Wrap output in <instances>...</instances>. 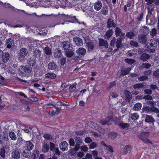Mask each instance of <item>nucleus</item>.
I'll return each mask as SVG.
<instances>
[{
    "label": "nucleus",
    "mask_w": 159,
    "mask_h": 159,
    "mask_svg": "<svg viewBox=\"0 0 159 159\" xmlns=\"http://www.w3.org/2000/svg\"><path fill=\"white\" fill-rule=\"evenodd\" d=\"M142 111L147 113H150L151 112H154L156 113H159V109L155 107L143 106Z\"/></svg>",
    "instance_id": "nucleus-1"
},
{
    "label": "nucleus",
    "mask_w": 159,
    "mask_h": 159,
    "mask_svg": "<svg viewBox=\"0 0 159 159\" xmlns=\"http://www.w3.org/2000/svg\"><path fill=\"white\" fill-rule=\"evenodd\" d=\"M115 34L116 37L119 36L117 39V41L118 40H121V42L125 38V34L122 32L121 30L119 27H116L115 31Z\"/></svg>",
    "instance_id": "nucleus-2"
},
{
    "label": "nucleus",
    "mask_w": 159,
    "mask_h": 159,
    "mask_svg": "<svg viewBox=\"0 0 159 159\" xmlns=\"http://www.w3.org/2000/svg\"><path fill=\"white\" fill-rule=\"evenodd\" d=\"M157 47V44L155 43L154 41L152 40L151 43L148 44L147 46V51L150 53L155 52Z\"/></svg>",
    "instance_id": "nucleus-3"
},
{
    "label": "nucleus",
    "mask_w": 159,
    "mask_h": 159,
    "mask_svg": "<svg viewBox=\"0 0 159 159\" xmlns=\"http://www.w3.org/2000/svg\"><path fill=\"white\" fill-rule=\"evenodd\" d=\"M34 145L31 141H26L25 144L24 148L27 151H30L34 147Z\"/></svg>",
    "instance_id": "nucleus-4"
},
{
    "label": "nucleus",
    "mask_w": 159,
    "mask_h": 159,
    "mask_svg": "<svg viewBox=\"0 0 159 159\" xmlns=\"http://www.w3.org/2000/svg\"><path fill=\"white\" fill-rule=\"evenodd\" d=\"M146 36L144 34H141L139 35L138 40L142 44H146L147 42Z\"/></svg>",
    "instance_id": "nucleus-5"
},
{
    "label": "nucleus",
    "mask_w": 159,
    "mask_h": 159,
    "mask_svg": "<svg viewBox=\"0 0 159 159\" xmlns=\"http://www.w3.org/2000/svg\"><path fill=\"white\" fill-rule=\"evenodd\" d=\"M112 119L111 116H109L106 118L105 120H101L100 121V123L102 125H110L111 124V120Z\"/></svg>",
    "instance_id": "nucleus-6"
},
{
    "label": "nucleus",
    "mask_w": 159,
    "mask_h": 159,
    "mask_svg": "<svg viewBox=\"0 0 159 159\" xmlns=\"http://www.w3.org/2000/svg\"><path fill=\"white\" fill-rule=\"evenodd\" d=\"M40 152L38 149H35L33 151L32 154L30 156V159H36L39 155Z\"/></svg>",
    "instance_id": "nucleus-7"
},
{
    "label": "nucleus",
    "mask_w": 159,
    "mask_h": 159,
    "mask_svg": "<svg viewBox=\"0 0 159 159\" xmlns=\"http://www.w3.org/2000/svg\"><path fill=\"white\" fill-rule=\"evenodd\" d=\"M140 54H141L140 57V59L143 62L146 61L147 60L150 58V55L146 53H143L141 52Z\"/></svg>",
    "instance_id": "nucleus-8"
},
{
    "label": "nucleus",
    "mask_w": 159,
    "mask_h": 159,
    "mask_svg": "<svg viewBox=\"0 0 159 159\" xmlns=\"http://www.w3.org/2000/svg\"><path fill=\"white\" fill-rule=\"evenodd\" d=\"M68 144L66 141L61 142L59 144V147L60 149L62 151H65L68 149Z\"/></svg>",
    "instance_id": "nucleus-9"
},
{
    "label": "nucleus",
    "mask_w": 159,
    "mask_h": 159,
    "mask_svg": "<svg viewBox=\"0 0 159 159\" xmlns=\"http://www.w3.org/2000/svg\"><path fill=\"white\" fill-rule=\"evenodd\" d=\"M99 45L100 47H104L107 48L108 47V43L107 40H105L102 38H100L99 39Z\"/></svg>",
    "instance_id": "nucleus-10"
},
{
    "label": "nucleus",
    "mask_w": 159,
    "mask_h": 159,
    "mask_svg": "<svg viewBox=\"0 0 159 159\" xmlns=\"http://www.w3.org/2000/svg\"><path fill=\"white\" fill-rule=\"evenodd\" d=\"M107 27L108 28H110L112 27H116V25L114 23L113 20L111 18H109L107 19Z\"/></svg>",
    "instance_id": "nucleus-11"
},
{
    "label": "nucleus",
    "mask_w": 159,
    "mask_h": 159,
    "mask_svg": "<svg viewBox=\"0 0 159 159\" xmlns=\"http://www.w3.org/2000/svg\"><path fill=\"white\" fill-rule=\"evenodd\" d=\"M110 116H111L112 119L111 120V121L114 122L115 124L118 125L119 126V125L120 124L121 121V117H117L116 116L114 117L113 115H111Z\"/></svg>",
    "instance_id": "nucleus-12"
},
{
    "label": "nucleus",
    "mask_w": 159,
    "mask_h": 159,
    "mask_svg": "<svg viewBox=\"0 0 159 159\" xmlns=\"http://www.w3.org/2000/svg\"><path fill=\"white\" fill-rule=\"evenodd\" d=\"M10 55L8 52H3L2 56V60L3 62L6 63L8 61Z\"/></svg>",
    "instance_id": "nucleus-13"
},
{
    "label": "nucleus",
    "mask_w": 159,
    "mask_h": 159,
    "mask_svg": "<svg viewBox=\"0 0 159 159\" xmlns=\"http://www.w3.org/2000/svg\"><path fill=\"white\" fill-rule=\"evenodd\" d=\"M145 134L144 133H143L141 134L140 136V139L146 143H152L151 141L148 139L147 138L145 137Z\"/></svg>",
    "instance_id": "nucleus-14"
},
{
    "label": "nucleus",
    "mask_w": 159,
    "mask_h": 159,
    "mask_svg": "<svg viewBox=\"0 0 159 159\" xmlns=\"http://www.w3.org/2000/svg\"><path fill=\"white\" fill-rule=\"evenodd\" d=\"M131 69L129 67L125 68L122 69L120 72V76H125L129 73L131 71Z\"/></svg>",
    "instance_id": "nucleus-15"
},
{
    "label": "nucleus",
    "mask_w": 159,
    "mask_h": 159,
    "mask_svg": "<svg viewBox=\"0 0 159 159\" xmlns=\"http://www.w3.org/2000/svg\"><path fill=\"white\" fill-rule=\"evenodd\" d=\"M11 156L14 159H18L20 157V154L18 151L14 150L11 152Z\"/></svg>",
    "instance_id": "nucleus-16"
},
{
    "label": "nucleus",
    "mask_w": 159,
    "mask_h": 159,
    "mask_svg": "<svg viewBox=\"0 0 159 159\" xmlns=\"http://www.w3.org/2000/svg\"><path fill=\"white\" fill-rule=\"evenodd\" d=\"M146 122L149 124L154 123L155 122V120L151 116L149 115H146L145 119Z\"/></svg>",
    "instance_id": "nucleus-17"
},
{
    "label": "nucleus",
    "mask_w": 159,
    "mask_h": 159,
    "mask_svg": "<svg viewBox=\"0 0 159 159\" xmlns=\"http://www.w3.org/2000/svg\"><path fill=\"white\" fill-rule=\"evenodd\" d=\"M28 54V51L26 48H22L20 50V56L21 57H24Z\"/></svg>",
    "instance_id": "nucleus-18"
},
{
    "label": "nucleus",
    "mask_w": 159,
    "mask_h": 159,
    "mask_svg": "<svg viewBox=\"0 0 159 159\" xmlns=\"http://www.w3.org/2000/svg\"><path fill=\"white\" fill-rule=\"evenodd\" d=\"M102 7V3L100 1L96 2L94 5V9L96 11H99Z\"/></svg>",
    "instance_id": "nucleus-19"
},
{
    "label": "nucleus",
    "mask_w": 159,
    "mask_h": 159,
    "mask_svg": "<svg viewBox=\"0 0 159 159\" xmlns=\"http://www.w3.org/2000/svg\"><path fill=\"white\" fill-rule=\"evenodd\" d=\"M132 149V147L131 145L128 144L125 146L123 150L124 153L126 155L129 152H131Z\"/></svg>",
    "instance_id": "nucleus-20"
},
{
    "label": "nucleus",
    "mask_w": 159,
    "mask_h": 159,
    "mask_svg": "<svg viewBox=\"0 0 159 159\" xmlns=\"http://www.w3.org/2000/svg\"><path fill=\"white\" fill-rule=\"evenodd\" d=\"M76 52L79 56H84L85 54L86 50L83 48H80L76 51Z\"/></svg>",
    "instance_id": "nucleus-21"
},
{
    "label": "nucleus",
    "mask_w": 159,
    "mask_h": 159,
    "mask_svg": "<svg viewBox=\"0 0 159 159\" xmlns=\"http://www.w3.org/2000/svg\"><path fill=\"white\" fill-rule=\"evenodd\" d=\"M57 67V64L54 62H50L48 65V68L50 70H55Z\"/></svg>",
    "instance_id": "nucleus-22"
},
{
    "label": "nucleus",
    "mask_w": 159,
    "mask_h": 159,
    "mask_svg": "<svg viewBox=\"0 0 159 159\" xmlns=\"http://www.w3.org/2000/svg\"><path fill=\"white\" fill-rule=\"evenodd\" d=\"M113 34V31L112 29H110L107 30L106 33L105 38L109 39L112 36Z\"/></svg>",
    "instance_id": "nucleus-23"
},
{
    "label": "nucleus",
    "mask_w": 159,
    "mask_h": 159,
    "mask_svg": "<svg viewBox=\"0 0 159 159\" xmlns=\"http://www.w3.org/2000/svg\"><path fill=\"white\" fill-rule=\"evenodd\" d=\"M56 75L52 72L48 73L45 74V77L47 79H54L56 77Z\"/></svg>",
    "instance_id": "nucleus-24"
},
{
    "label": "nucleus",
    "mask_w": 159,
    "mask_h": 159,
    "mask_svg": "<svg viewBox=\"0 0 159 159\" xmlns=\"http://www.w3.org/2000/svg\"><path fill=\"white\" fill-rule=\"evenodd\" d=\"M0 4H2L3 7L5 8H7L10 7L12 10L13 11H15V8L13 6L10 5L9 3H3L0 1Z\"/></svg>",
    "instance_id": "nucleus-25"
},
{
    "label": "nucleus",
    "mask_w": 159,
    "mask_h": 159,
    "mask_svg": "<svg viewBox=\"0 0 159 159\" xmlns=\"http://www.w3.org/2000/svg\"><path fill=\"white\" fill-rule=\"evenodd\" d=\"M86 45L88 48V50L89 51H92L94 48L93 43L92 42H89L87 43Z\"/></svg>",
    "instance_id": "nucleus-26"
},
{
    "label": "nucleus",
    "mask_w": 159,
    "mask_h": 159,
    "mask_svg": "<svg viewBox=\"0 0 159 159\" xmlns=\"http://www.w3.org/2000/svg\"><path fill=\"white\" fill-rule=\"evenodd\" d=\"M23 72L20 71V72L21 74H23L25 73H30L31 72V69L27 66H25L23 69Z\"/></svg>",
    "instance_id": "nucleus-27"
},
{
    "label": "nucleus",
    "mask_w": 159,
    "mask_h": 159,
    "mask_svg": "<svg viewBox=\"0 0 159 159\" xmlns=\"http://www.w3.org/2000/svg\"><path fill=\"white\" fill-rule=\"evenodd\" d=\"M135 35V34L134 32L129 31L126 33L125 36L127 38L129 39H133Z\"/></svg>",
    "instance_id": "nucleus-28"
},
{
    "label": "nucleus",
    "mask_w": 159,
    "mask_h": 159,
    "mask_svg": "<svg viewBox=\"0 0 159 159\" xmlns=\"http://www.w3.org/2000/svg\"><path fill=\"white\" fill-rule=\"evenodd\" d=\"M130 125L129 123H120L119 125V127L122 129L128 128L129 127Z\"/></svg>",
    "instance_id": "nucleus-29"
},
{
    "label": "nucleus",
    "mask_w": 159,
    "mask_h": 159,
    "mask_svg": "<svg viewBox=\"0 0 159 159\" xmlns=\"http://www.w3.org/2000/svg\"><path fill=\"white\" fill-rule=\"evenodd\" d=\"M117 136V134L114 131L110 132L108 134L109 138L112 139H115Z\"/></svg>",
    "instance_id": "nucleus-30"
},
{
    "label": "nucleus",
    "mask_w": 159,
    "mask_h": 159,
    "mask_svg": "<svg viewBox=\"0 0 159 159\" xmlns=\"http://www.w3.org/2000/svg\"><path fill=\"white\" fill-rule=\"evenodd\" d=\"M122 45V42H121V40H118L117 42L116 45V46L117 48L115 49L114 50V52H116L118 51L119 48H121Z\"/></svg>",
    "instance_id": "nucleus-31"
},
{
    "label": "nucleus",
    "mask_w": 159,
    "mask_h": 159,
    "mask_svg": "<svg viewBox=\"0 0 159 159\" xmlns=\"http://www.w3.org/2000/svg\"><path fill=\"white\" fill-rule=\"evenodd\" d=\"M54 54L55 58H58L61 57V50L59 49H56Z\"/></svg>",
    "instance_id": "nucleus-32"
},
{
    "label": "nucleus",
    "mask_w": 159,
    "mask_h": 159,
    "mask_svg": "<svg viewBox=\"0 0 159 159\" xmlns=\"http://www.w3.org/2000/svg\"><path fill=\"white\" fill-rule=\"evenodd\" d=\"M45 53L47 55H50L52 53L51 48L50 47H46L44 49Z\"/></svg>",
    "instance_id": "nucleus-33"
},
{
    "label": "nucleus",
    "mask_w": 159,
    "mask_h": 159,
    "mask_svg": "<svg viewBox=\"0 0 159 159\" xmlns=\"http://www.w3.org/2000/svg\"><path fill=\"white\" fill-rule=\"evenodd\" d=\"M142 107V104L139 102L135 104L133 107V110L135 111H139Z\"/></svg>",
    "instance_id": "nucleus-34"
},
{
    "label": "nucleus",
    "mask_w": 159,
    "mask_h": 159,
    "mask_svg": "<svg viewBox=\"0 0 159 159\" xmlns=\"http://www.w3.org/2000/svg\"><path fill=\"white\" fill-rule=\"evenodd\" d=\"M68 18H70V20L69 22L72 23H79V24H80V23L79 22L78 19L76 18L75 16H73L71 18L70 17V16H68Z\"/></svg>",
    "instance_id": "nucleus-35"
},
{
    "label": "nucleus",
    "mask_w": 159,
    "mask_h": 159,
    "mask_svg": "<svg viewBox=\"0 0 159 159\" xmlns=\"http://www.w3.org/2000/svg\"><path fill=\"white\" fill-rule=\"evenodd\" d=\"M108 7L107 6H105L103 7L100 11L103 15H106L108 13Z\"/></svg>",
    "instance_id": "nucleus-36"
},
{
    "label": "nucleus",
    "mask_w": 159,
    "mask_h": 159,
    "mask_svg": "<svg viewBox=\"0 0 159 159\" xmlns=\"http://www.w3.org/2000/svg\"><path fill=\"white\" fill-rule=\"evenodd\" d=\"M143 86L144 85L142 83H140L134 84L133 86V87L134 89H136L143 88Z\"/></svg>",
    "instance_id": "nucleus-37"
},
{
    "label": "nucleus",
    "mask_w": 159,
    "mask_h": 159,
    "mask_svg": "<svg viewBox=\"0 0 159 159\" xmlns=\"http://www.w3.org/2000/svg\"><path fill=\"white\" fill-rule=\"evenodd\" d=\"M61 45L62 46L64 49L66 51L69 49L70 45L68 44L66 42L64 41L62 42L61 43Z\"/></svg>",
    "instance_id": "nucleus-38"
},
{
    "label": "nucleus",
    "mask_w": 159,
    "mask_h": 159,
    "mask_svg": "<svg viewBox=\"0 0 159 159\" xmlns=\"http://www.w3.org/2000/svg\"><path fill=\"white\" fill-rule=\"evenodd\" d=\"M49 150V145L47 143H46L43 147L42 150L43 152H48Z\"/></svg>",
    "instance_id": "nucleus-39"
},
{
    "label": "nucleus",
    "mask_w": 159,
    "mask_h": 159,
    "mask_svg": "<svg viewBox=\"0 0 159 159\" xmlns=\"http://www.w3.org/2000/svg\"><path fill=\"white\" fill-rule=\"evenodd\" d=\"M139 117V116L137 113H134L132 114L131 118L133 120H137Z\"/></svg>",
    "instance_id": "nucleus-40"
},
{
    "label": "nucleus",
    "mask_w": 159,
    "mask_h": 159,
    "mask_svg": "<svg viewBox=\"0 0 159 159\" xmlns=\"http://www.w3.org/2000/svg\"><path fill=\"white\" fill-rule=\"evenodd\" d=\"M41 52L39 49L36 50L34 51V56L36 58L39 57L41 56Z\"/></svg>",
    "instance_id": "nucleus-41"
},
{
    "label": "nucleus",
    "mask_w": 159,
    "mask_h": 159,
    "mask_svg": "<svg viewBox=\"0 0 159 159\" xmlns=\"http://www.w3.org/2000/svg\"><path fill=\"white\" fill-rule=\"evenodd\" d=\"M125 61L129 65H132L134 64L135 61L134 59L126 58L125 59Z\"/></svg>",
    "instance_id": "nucleus-42"
},
{
    "label": "nucleus",
    "mask_w": 159,
    "mask_h": 159,
    "mask_svg": "<svg viewBox=\"0 0 159 159\" xmlns=\"http://www.w3.org/2000/svg\"><path fill=\"white\" fill-rule=\"evenodd\" d=\"M9 136L11 139L13 140H15L16 139V136L15 133L13 132H10L9 134Z\"/></svg>",
    "instance_id": "nucleus-43"
},
{
    "label": "nucleus",
    "mask_w": 159,
    "mask_h": 159,
    "mask_svg": "<svg viewBox=\"0 0 159 159\" xmlns=\"http://www.w3.org/2000/svg\"><path fill=\"white\" fill-rule=\"evenodd\" d=\"M117 39L116 40V39L115 37L113 38L111 40L110 45L111 46H115V44H116V45L117 42Z\"/></svg>",
    "instance_id": "nucleus-44"
},
{
    "label": "nucleus",
    "mask_w": 159,
    "mask_h": 159,
    "mask_svg": "<svg viewBox=\"0 0 159 159\" xmlns=\"http://www.w3.org/2000/svg\"><path fill=\"white\" fill-rule=\"evenodd\" d=\"M130 45L132 47L137 48L139 47L138 43L134 40H131L130 42Z\"/></svg>",
    "instance_id": "nucleus-45"
},
{
    "label": "nucleus",
    "mask_w": 159,
    "mask_h": 159,
    "mask_svg": "<svg viewBox=\"0 0 159 159\" xmlns=\"http://www.w3.org/2000/svg\"><path fill=\"white\" fill-rule=\"evenodd\" d=\"M5 148L3 147L1 149L0 154L2 158H5Z\"/></svg>",
    "instance_id": "nucleus-46"
},
{
    "label": "nucleus",
    "mask_w": 159,
    "mask_h": 159,
    "mask_svg": "<svg viewBox=\"0 0 159 159\" xmlns=\"http://www.w3.org/2000/svg\"><path fill=\"white\" fill-rule=\"evenodd\" d=\"M66 55L67 57H70L74 54L73 52L71 51L66 50L65 52Z\"/></svg>",
    "instance_id": "nucleus-47"
},
{
    "label": "nucleus",
    "mask_w": 159,
    "mask_h": 159,
    "mask_svg": "<svg viewBox=\"0 0 159 159\" xmlns=\"http://www.w3.org/2000/svg\"><path fill=\"white\" fill-rule=\"evenodd\" d=\"M153 75L156 78H159V69L154 71L153 72Z\"/></svg>",
    "instance_id": "nucleus-48"
},
{
    "label": "nucleus",
    "mask_w": 159,
    "mask_h": 159,
    "mask_svg": "<svg viewBox=\"0 0 159 159\" xmlns=\"http://www.w3.org/2000/svg\"><path fill=\"white\" fill-rule=\"evenodd\" d=\"M148 79V77L146 75H143L138 77V79L139 81H143Z\"/></svg>",
    "instance_id": "nucleus-49"
},
{
    "label": "nucleus",
    "mask_w": 159,
    "mask_h": 159,
    "mask_svg": "<svg viewBox=\"0 0 159 159\" xmlns=\"http://www.w3.org/2000/svg\"><path fill=\"white\" fill-rule=\"evenodd\" d=\"M150 35L152 36H155L157 34L156 29L155 28H153L150 32Z\"/></svg>",
    "instance_id": "nucleus-50"
},
{
    "label": "nucleus",
    "mask_w": 159,
    "mask_h": 159,
    "mask_svg": "<svg viewBox=\"0 0 159 159\" xmlns=\"http://www.w3.org/2000/svg\"><path fill=\"white\" fill-rule=\"evenodd\" d=\"M29 152H28V151H26L25 149V150L23 151L22 155L24 157L28 158L29 157Z\"/></svg>",
    "instance_id": "nucleus-51"
},
{
    "label": "nucleus",
    "mask_w": 159,
    "mask_h": 159,
    "mask_svg": "<svg viewBox=\"0 0 159 159\" xmlns=\"http://www.w3.org/2000/svg\"><path fill=\"white\" fill-rule=\"evenodd\" d=\"M75 42L76 45H80L82 44V40L81 39L79 38L76 39Z\"/></svg>",
    "instance_id": "nucleus-52"
},
{
    "label": "nucleus",
    "mask_w": 159,
    "mask_h": 159,
    "mask_svg": "<svg viewBox=\"0 0 159 159\" xmlns=\"http://www.w3.org/2000/svg\"><path fill=\"white\" fill-rule=\"evenodd\" d=\"M52 152H55L54 155L57 156H58L60 154L61 152H60L59 148L58 147H57L56 148H55V149H54Z\"/></svg>",
    "instance_id": "nucleus-53"
},
{
    "label": "nucleus",
    "mask_w": 159,
    "mask_h": 159,
    "mask_svg": "<svg viewBox=\"0 0 159 159\" xmlns=\"http://www.w3.org/2000/svg\"><path fill=\"white\" fill-rule=\"evenodd\" d=\"M50 145V150L51 151H53V150L57 148H56V146L52 142H50L49 143Z\"/></svg>",
    "instance_id": "nucleus-54"
},
{
    "label": "nucleus",
    "mask_w": 159,
    "mask_h": 159,
    "mask_svg": "<svg viewBox=\"0 0 159 159\" xmlns=\"http://www.w3.org/2000/svg\"><path fill=\"white\" fill-rule=\"evenodd\" d=\"M143 98L145 100H152L153 99L152 97L149 95H147L143 97Z\"/></svg>",
    "instance_id": "nucleus-55"
},
{
    "label": "nucleus",
    "mask_w": 159,
    "mask_h": 159,
    "mask_svg": "<svg viewBox=\"0 0 159 159\" xmlns=\"http://www.w3.org/2000/svg\"><path fill=\"white\" fill-rule=\"evenodd\" d=\"M43 137L47 140L51 139L52 138V137L51 135L47 134H44L43 135Z\"/></svg>",
    "instance_id": "nucleus-56"
},
{
    "label": "nucleus",
    "mask_w": 159,
    "mask_h": 159,
    "mask_svg": "<svg viewBox=\"0 0 159 159\" xmlns=\"http://www.w3.org/2000/svg\"><path fill=\"white\" fill-rule=\"evenodd\" d=\"M97 146V144L95 142L92 143L90 145L89 148L90 149H94Z\"/></svg>",
    "instance_id": "nucleus-57"
},
{
    "label": "nucleus",
    "mask_w": 159,
    "mask_h": 159,
    "mask_svg": "<svg viewBox=\"0 0 159 159\" xmlns=\"http://www.w3.org/2000/svg\"><path fill=\"white\" fill-rule=\"evenodd\" d=\"M130 93L128 90H125V95L127 98L130 99L131 98Z\"/></svg>",
    "instance_id": "nucleus-58"
},
{
    "label": "nucleus",
    "mask_w": 159,
    "mask_h": 159,
    "mask_svg": "<svg viewBox=\"0 0 159 159\" xmlns=\"http://www.w3.org/2000/svg\"><path fill=\"white\" fill-rule=\"evenodd\" d=\"M75 141L76 143L80 144L82 142V139L79 137H76L75 138Z\"/></svg>",
    "instance_id": "nucleus-59"
},
{
    "label": "nucleus",
    "mask_w": 159,
    "mask_h": 159,
    "mask_svg": "<svg viewBox=\"0 0 159 159\" xmlns=\"http://www.w3.org/2000/svg\"><path fill=\"white\" fill-rule=\"evenodd\" d=\"M106 148L110 152L112 153L114 152L113 148L111 145H107Z\"/></svg>",
    "instance_id": "nucleus-60"
},
{
    "label": "nucleus",
    "mask_w": 159,
    "mask_h": 159,
    "mask_svg": "<svg viewBox=\"0 0 159 159\" xmlns=\"http://www.w3.org/2000/svg\"><path fill=\"white\" fill-rule=\"evenodd\" d=\"M143 13H141L139 14V16H138L137 19L138 21H141L143 18Z\"/></svg>",
    "instance_id": "nucleus-61"
},
{
    "label": "nucleus",
    "mask_w": 159,
    "mask_h": 159,
    "mask_svg": "<svg viewBox=\"0 0 159 159\" xmlns=\"http://www.w3.org/2000/svg\"><path fill=\"white\" fill-rule=\"evenodd\" d=\"M143 67L146 68L148 69L151 66V64L147 63H144L143 64Z\"/></svg>",
    "instance_id": "nucleus-62"
},
{
    "label": "nucleus",
    "mask_w": 159,
    "mask_h": 159,
    "mask_svg": "<svg viewBox=\"0 0 159 159\" xmlns=\"http://www.w3.org/2000/svg\"><path fill=\"white\" fill-rule=\"evenodd\" d=\"M116 81H114L113 82H111L109 83V88H111L113 87H114L116 85Z\"/></svg>",
    "instance_id": "nucleus-63"
},
{
    "label": "nucleus",
    "mask_w": 159,
    "mask_h": 159,
    "mask_svg": "<svg viewBox=\"0 0 159 159\" xmlns=\"http://www.w3.org/2000/svg\"><path fill=\"white\" fill-rule=\"evenodd\" d=\"M144 93L148 95H150L152 93V91L151 89H146L144 90Z\"/></svg>",
    "instance_id": "nucleus-64"
}]
</instances>
